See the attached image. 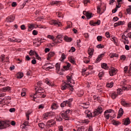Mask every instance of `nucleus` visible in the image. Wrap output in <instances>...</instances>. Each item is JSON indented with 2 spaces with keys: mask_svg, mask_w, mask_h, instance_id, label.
<instances>
[{
  "mask_svg": "<svg viewBox=\"0 0 131 131\" xmlns=\"http://www.w3.org/2000/svg\"><path fill=\"white\" fill-rule=\"evenodd\" d=\"M94 100H96V101H99L100 100V97L97 95H94L93 97Z\"/></svg>",
  "mask_w": 131,
  "mask_h": 131,
  "instance_id": "49530a36",
  "label": "nucleus"
},
{
  "mask_svg": "<svg viewBox=\"0 0 131 131\" xmlns=\"http://www.w3.org/2000/svg\"><path fill=\"white\" fill-rule=\"evenodd\" d=\"M104 117L106 119H109L110 117H112V114H108V113L104 112Z\"/></svg>",
  "mask_w": 131,
  "mask_h": 131,
  "instance_id": "4468645a",
  "label": "nucleus"
},
{
  "mask_svg": "<svg viewBox=\"0 0 131 131\" xmlns=\"http://www.w3.org/2000/svg\"><path fill=\"white\" fill-rule=\"evenodd\" d=\"M58 108H59V105H58L57 103H53L51 106V109L52 110H57V109H58Z\"/></svg>",
  "mask_w": 131,
  "mask_h": 131,
  "instance_id": "ddd939ff",
  "label": "nucleus"
},
{
  "mask_svg": "<svg viewBox=\"0 0 131 131\" xmlns=\"http://www.w3.org/2000/svg\"><path fill=\"white\" fill-rule=\"evenodd\" d=\"M83 3L84 6H86L88 3H90V0H83Z\"/></svg>",
  "mask_w": 131,
  "mask_h": 131,
  "instance_id": "5fc2aeb1",
  "label": "nucleus"
},
{
  "mask_svg": "<svg viewBox=\"0 0 131 131\" xmlns=\"http://www.w3.org/2000/svg\"><path fill=\"white\" fill-rule=\"evenodd\" d=\"M28 31H31V30H33L34 28H35V25L34 24H28Z\"/></svg>",
  "mask_w": 131,
  "mask_h": 131,
  "instance_id": "9d476101",
  "label": "nucleus"
},
{
  "mask_svg": "<svg viewBox=\"0 0 131 131\" xmlns=\"http://www.w3.org/2000/svg\"><path fill=\"white\" fill-rule=\"evenodd\" d=\"M88 54L90 55L89 58H92V55L94 54V49H90L88 50Z\"/></svg>",
  "mask_w": 131,
  "mask_h": 131,
  "instance_id": "aec40b11",
  "label": "nucleus"
},
{
  "mask_svg": "<svg viewBox=\"0 0 131 131\" xmlns=\"http://www.w3.org/2000/svg\"><path fill=\"white\" fill-rule=\"evenodd\" d=\"M96 48H97L98 49H103L104 45L102 44H99L96 46Z\"/></svg>",
  "mask_w": 131,
  "mask_h": 131,
  "instance_id": "8fccbe9b",
  "label": "nucleus"
},
{
  "mask_svg": "<svg viewBox=\"0 0 131 131\" xmlns=\"http://www.w3.org/2000/svg\"><path fill=\"white\" fill-rule=\"evenodd\" d=\"M112 123L114 125H119V124H120V122L114 120L112 121Z\"/></svg>",
  "mask_w": 131,
  "mask_h": 131,
  "instance_id": "393cba45",
  "label": "nucleus"
},
{
  "mask_svg": "<svg viewBox=\"0 0 131 131\" xmlns=\"http://www.w3.org/2000/svg\"><path fill=\"white\" fill-rule=\"evenodd\" d=\"M39 127H40V128H41L42 129H43L45 130V129H46L45 128V126H46V125H45V124L43 123H39L38 124Z\"/></svg>",
  "mask_w": 131,
  "mask_h": 131,
  "instance_id": "412c9836",
  "label": "nucleus"
},
{
  "mask_svg": "<svg viewBox=\"0 0 131 131\" xmlns=\"http://www.w3.org/2000/svg\"><path fill=\"white\" fill-rule=\"evenodd\" d=\"M38 33V32H37V31L35 30H33L32 32L33 35H37Z\"/></svg>",
  "mask_w": 131,
  "mask_h": 131,
  "instance_id": "4d7b16f0",
  "label": "nucleus"
},
{
  "mask_svg": "<svg viewBox=\"0 0 131 131\" xmlns=\"http://www.w3.org/2000/svg\"><path fill=\"white\" fill-rule=\"evenodd\" d=\"M101 68H103V69H105L107 70L108 69V66H107V63H103L101 64Z\"/></svg>",
  "mask_w": 131,
  "mask_h": 131,
  "instance_id": "a878e982",
  "label": "nucleus"
},
{
  "mask_svg": "<svg viewBox=\"0 0 131 131\" xmlns=\"http://www.w3.org/2000/svg\"><path fill=\"white\" fill-rule=\"evenodd\" d=\"M56 15L59 17V18H63V14H62V13L60 12H56Z\"/></svg>",
  "mask_w": 131,
  "mask_h": 131,
  "instance_id": "a19ab883",
  "label": "nucleus"
},
{
  "mask_svg": "<svg viewBox=\"0 0 131 131\" xmlns=\"http://www.w3.org/2000/svg\"><path fill=\"white\" fill-rule=\"evenodd\" d=\"M65 59H66V56H65V54H64V53H63L61 55V61H63V60H65Z\"/></svg>",
  "mask_w": 131,
  "mask_h": 131,
  "instance_id": "3c124183",
  "label": "nucleus"
},
{
  "mask_svg": "<svg viewBox=\"0 0 131 131\" xmlns=\"http://www.w3.org/2000/svg\"><path fill=\"white\" fill-rule=\"evenodd\" d=\"M117 96L118 95H117V93L116 92H114L111 94V97L113 99V100H115V99L117 98Z\"/></svg>",
  "mask_w": 131,
  "mask_h": 131,
  "instance_id": "6ab92c4d",
  "label": "nucleus"
},
{
  "mask_svg": "<svg viewBox=\"0 0 131 131\" xmlns=\"http://www.w3.org/2000/svg\"><path fill=\"white\" fill-rule=\"evenodd\" d=\"M94 14H93L92 13L88 12L86 15V17H87V19H91L92 17H93Z\"/></svg>",
  "mask_w": 131,
  "mask_h": 131,
  "instance_id": "cd10ccee",
  "label": "nucleus"
},
{
  "mask_svg": "<svg viewBox=\"0 0 131 131\" xmlns=\"http://www.w3.org/2000/svg\"><path fill=\"white\" fill-rule=\"evenodd\" d=\"M48 113L49 117H52V116H54V115H55V112H50L49 113Z\"/></svg>",
  "mask_w": 131,
  "mask_h": 131,
  "instance_id": "a18cd8bd",
  "label": "nucleus"
},
{
  "mask_svg": "<svg viewBox=\"0 0 131 131\" xmlns=\"http://www.w3.org/2000/svg\"><path fill=\"white\" fill-rule=\"evenodd\" d=\"M99 114H101L100 113V112H99V111H97V110H96L94 112L93 116H97L99 115Z\"/></svg>",
  "mask_w": 131,
  "mask_h": 131,
  "instance_id": "ea45409f",
  "label": "nucleus"
},
{
  "mask_svg": "<svg viewBox=\"0 0 131 131\" xmlns=\"http://www.w3.org/2000/svg\"><path fill=\"white\" fill-rule=\"evenodd\" d=\"M36 95H38V96H40V98H45L47 97V95L43 93H41L39 92V91H36L35 94L34 95L32 96V98H33V99H36V97H35Z\"/></svg>",
  "mask_w": 131,
  "mask_h": 131,
  "instance_id": "423d86ee",
  "label": "nucleus"
},
{
  "mask_svg": "<svg viewBox=\"0 0 131 131\" xmlns=\"http://www.w3.org/2000/svg\"><path fill=\"white\" fill-rule=\"evenodd\" d=\"M129 8L127 9L126 11L128 14H129V15H130L131 14V6H129Z\"/></svg>",
  "mask_w": 131,
  "mask_h": 131,
  "instance_id": "603ef678",
  "label": "nucleus"
},
{
  "mask_svg": "<svg viewBox=\"0 0 131 131\" xmlns=\"http://www.w3.org/2000/svg\"><path fill=\"white\" fill-rule=\"evenodd\" d=\"M67 78L68 79V83L65 82L63 83L61 86V90L62 91H65L66 89H69L70 91L73 92V90H74L73 89V85L70 84L72 82L71 81H72V79L69 76H67Z\"/></svg>",
  "mask_w": 131,
  "mask_h": 131,
  "instance_id": "f257e3e1",
  "label": "nucleus"
},
{
  "mask_svg": "<svg viewBox=\"0 0 131 131\" xmlns=\"http://www.w3.org/2000/svg\"><path fill=\"white\" fill-rule=\"evenodd\" d=\"M43 69H45V70L49 71L50 69H53V67L51 66L45 67H43Z\"/></svg>",
  "mask_w": 131,
  "mask_h": 131,
  "instance_id": "c03bdc74",
  "label": "nucleus"
},
{
  "mask_svg": "<svg viewBox=\"0 0 131 131\" xmlns=\"http://www.w3.org/2000/svg\"><path fill=\"white\" fill-rule=\"evenodd\" d=\"M45 82L46 83H47V84L49 85V86H53V85H54V84H53V83L51 81L49 80V79H46L45 80Z\"/></svg>",
  "mask_w": 131,
  "mask_h": 131,
  "instance_id": "a211bd4d",
  "label": "nucleus"
},
{
  "mask_svg": "<svg viewBox=\"0 0 131 131\" xmlns=\"http://www.w3.org/2000/svg\"><path fill=\"white\" fill-rule=\"evenodd\" d=\"M22 40H21L20 39H16V38L14 39V42H21Z\"/></svg>",
  "mask_w": 131,
  "mask_h": 131,
  "instance_id": "0e129e2a",
  "label": "nucleus"
},
{
  "mask_svg": "<svg viewBox=\"0 0 131 131\" xmlns=\"http://www.w3.org/2000/svg\"><path fill=\"white\" fill-rule=\"evenodd\" d=\"M63 39H64V40H66L68 42H70L72 41V38H71V37L65 36L64 37Z\"/></svg>",
  "mask_w": 131,
  "mask_h": 131,
  "instance_id": "5701e85b",
  "label": "nucleus"
},
{
  "mask_svg": "<svg viewBox=\"0 0 131 131\" xmlns=\"http://www.w3.org/2000/svg\"><path fill=\"white\" fill-rule=\"evenodd\" d=\"M47 126H50V127H53L56 125V121L54 120H50L47 122Z\"/></svg>",
  "mask_w": 131,
  "mask_h": 131,
  "instance_id": "0eeeda50",
  "label": "nucleus"
},
{
  "mask_svg": "<svg viewBox=\"0 0 131 131\" xmlns=\"http://www.w3.org/2000/svg\"><path fill=\"white\" fill-rule=\"evenodd\" d=\"M2 91L3 92H9V91H11V88L10 86H7V87H5L3 88L2 89Z\"/></svg>",
  "mask_w": 131,
  "mask_h": 131,
  "instance_id": "4be33fe9",
  "label": "nucleus"
},
{
  "mask_svg": "<svg viewBox=\"0 0 131 131\" xmlns=\"http://www.w3.org/2000/svg\"><path fill=\"white\" fill-rule=\"evenodd\" d=\"M4 60H5V55H1L0 57L1 62H4Z\"/></svg>",
  "mask_w": 131,
  "mask_h": 131,
  "instance_id": "09e8293b",
  "label": "nucleus"
},
{
  "mask_svg": "<svg viewBox=\"0 0 131 131\" xmlns=\"http://www.w3.org/2000/svg\"><path fill=\"white\" fill-rule=\"evenodd\" d=\"M49 114L48 113L45 114L43 115V119H48V117H49Z\"/></svg>",
  "mask_w": 131,
  "mask_h": 131,
  "instance_id": "de8ad7c7",
  "label": "nucleus"
},
{
  "mask_svg": "<svg viewBox=\"0 0 131 131\" xmlns=\"http://www.w3.org/2000/svg\"><path fill=\"white\" fill-rule=\"evenodd\" d=\"M97 110L98 111V112H99L100 114L102 113V112H103V108H102V107H99Z\"/></svg>",
  "mask_w": 131,
  "mask_h": 131,
  "instance_id": "864d4df0",
  "label": "nucleus"
},
{
  "mask_svg": "<svg viewBox=\"0 0 131 131\" xmlns=\"http://www.w3.org/2000/svg\"><path fill=\"white\" fill-rule=\"evenodd\" d=\"M130 123V120H129V118H127L125 119L123 124L124 125H128V124H129Z\"/></svg>",
  "mask_w": 131,
  "mask_h": 131,
  "instance_id": "2eb2a0df",
  "label": "nucleus"
},
{
  "mask_svg": "<svg viewBox=\"0 0 131 131\" xmlns=\"http://www.w3.org/2000/svg\"><path fill=\"white\" fill-rule=\"evenodd\" d=\"M20 28L21 30H25L26 29V27H25V25H22L20 26Z\"/></svg>",
  "mask_w": 131,
  "mask_h": 131,
  "instance_id": "052dcab7",
  "label": "nucleus"
},
{
  "mask_svg": "<svg viewBox=\"0 0 131 131\" xmlns=\"http://www.w3.org/2000/svg\"><path fill=\"white\" fill-rule=\"evenodd\" d=\"M73 101V99L71 98L69 99L68 100H66L63 101L61 104H60V107L61 108H64V107H66L67 106L68 107H71L72 106V101Z\"/></svg>",
  "mask_w": 131,
  "mask_h": 131,
  "instance_id": "7ed1b4c3",
  "label": "nucleus"
},
{
  "mask_svg": "<svg viewBox=\"0 0 131 131\" xmlns=\"http://www.w3.org/2000/svg\"><path fill=\"white\" fill-rule=\"evenodd\" d=\"M122 84H123V86L122 87V89L120 88H119L117 89V94L118 95H122V90L123 91H127L128 89L127 88V86H126V85H125V82H122Z\"/></svg>",
  "mask_w": 131,
  "mask_h": 131,
  "instance_id": "20e7f679",
  "label": "nucleus"
},
{
  "mask_svg": "<svg viewBox=\"0 0 131 131\" xmlns=\"http://www.w3.org/2000/svg\"><path fill=\"white\" fill-rule=\"evenodd\" d=\"M121 103L122 106H124V107H129V104L126 103V101H125V100H122Z\"/></svg>",
  "mask_w": 131,
  "mask_h": 131,
  "instance_id": "dca6fc26",
  "label": "nucleus"
},
{
  "mask_svg": "<svg viewBox=\"0 0 131 131\" xmlns=\"http://www.w3.org/2000/svg\"><path fill=\"white\" fill-rule=\"evenodd\" d=\"M85 113L86 114L88 113L86 115V116H87V117H88V118H90V117H92V113L91 112L85 111Z\"/></svg>",
  "mask_w": 131,
  "mask_h": 131,
  "instance_id": "58836bf2",
  "label": "nucleus"
},
{
  "mask_svg": "<svg viewBox=\"0 0 131 131\" xmlns=\"http://www.w3.org/2000/svg\"><path fill=\"white\" fill-rule=\"evenodd\" d=\"M97 39L98 41H102V36H97Z\"/></svg>",
  "mask_w": 131,
  "mask_h": 131,
  "instance_id": "e2e57ef3",
  "label": "nucleus"
},
{
  "mask_svg": "<svg viewBox=\"0 0 131 131\" xmlns=\"http://www.w3.org/2000/svg\"><path fill=\"white\" fill-rule=\"evenodd\" d=\"M97 13L98 14H102V13H103V12H102V10H101V6H97Z\"/></svg>",
  "mask_w": 131,
  "mask_h": 131,
  "instance_id": "c9c22d12",
  "label": "nucleus"
},
{
  "mask_svg": "<svg viewBox=\"0 0 131 131\" xmlns=\"http://www.w3.org/2000/svg\"><path fill=\"white\" fill-rule=\"evenodd\" d=\"M60 1H53L51 3V6H53V5H56V6H58L59 4H60Z\"/></svg>",
  "mask_w": 131,
  "mask_h": 131,
  "instance_id": "473e14b6",
  "label": "nucleus"
},
{
  "mask_svg": "<svg viewBox=\"0 0 131 131\" xmlns=\"http://www.w3.org/2000/svg\"><path fill=\"white\" fill-rule=\"evenodd\" d=\"M41 84H42V83L41 82L39 81L37 82V85L38 86H39L38 91H40V92H41V91H42V89H41V88H40Z\"/></svg>",
  "mask_w": 131,
  "mask_h": 131,
  "instance_id": "c756f323",
  "label": "nucleus"
},
{
  "mask_svg": "<svg viewBox=\"0 0 131 131\" xmlns=\"http://www.w3.org/2000/svg\"><path fill=\"white\" fill-rule=\"evenodd\" d=\"M10 126V123L9 122H4L0 121V129L6 128Z\"/></svg>",
  "mask_w": 131,
  "mask_h": 131,
  "instance_id": "39448f33",
  "label": "nucleus"
},
{
  "mask_svg": "<svg viewBox=\"0 0 131 131\" xmlns=\"http://www.w3.org/2000/svg\"><path fill=\"white\" fill-rule=\"evenodd\" d=\"M72 113V110H67L65 111V112H61L60 113V115L63 119H65V120H69V118H70V116H69L70 114H71Z\"/></svg>",
  "mask_w": 131,
  "mask_h": 131,
  "instance_id": "f03ea898",
  "label": "nucleus"
},
{
  "mask_svg": "<svg viewBox=\"0 0 131 131\" xmlns=\"http://www.w3.org/2000/svg\"><path fill=\"white\" fill-rule=\"evenodd\" d=\"M29 115H30V113H27L26 114V116L27 120H29Z\"/></svg>",
  "mask_w": 131,
  "mask_h": 131,
  "instance_id": "69168bd1",
  "label": "nucleus"
},
{
  "mask_svg": "<svg viewBox=\"0 0 131 131\" xmlns=\"http://www.w3.org/2000/svg\"><path fill=\"white\" fill-rule=\"evenodd\" d=\"M67 26L65 28V30L68 29V28H71L72 27V23L71 21H68L67 23Z\"/></svg>",
  "mask_w": 131,
  "mask_h": 131,
  "instance_id": "f3484780",
  "label": "nucleus"
},
{
  "mask_svg": "<svg viewBox=\"0 0 131 131\" xmlns=\"http://www.w3.org/2000/svg\"><path fill=\"white\" fill-rule=\"evenodd\" d=\"M94 23H95V26L96 25H100V24H101V20H97V21L96 22H94Z\"/></svg>",
  "mask_w": 131,
  "mask_h": 131,
  "instance_id": "6e6d98bb",
  "label": "nucleus"
},
{
  "mask_svg": "<svg viewBox=\"0 0 131 131\" xmlns=\"http://www.w3.org/2000/svg\"><path fill=\"white\" fill-rule=\"evenodd\" d=\"M113 82H111V83H107L106 84V86L107 88H112L113 86Z\"/></svg>",
  "mask_w": 131,
  "mask_h": 131,
  "instance_id": "37998d69",
  "label": "nucleus"
},
{
  "mask_svg": "<svg viewBox=\"0 0 131 131\" xmlns=\"http://www.w3.org/2000/svg\"><path fill=\"white\" fill-rule=\"evenodd\" d=\"M104 75V72H101L98 74L99 77H102Z\"/></svg>",
  "mask_w": 131,
  "mask_h": 131,
  "instance_id": "680f3d73",
  "label": "nucleus"
},
{
  "mask_svg": "<svg viewBox=\"0 0 131 131\" xmlns=\"http://www.w3.org/2000/svg\"><path fill=\"white\" fill-rule=\"evenodd\" d=\"M119 116H122L123 115V109L122 108H120L119 111Z\"/></svg>",
  "mask_w": 131,
  "mask_h": 131,
  "instance_id": "e433bc0d",
  "label": "nucleus"
},
{
  "mask_svg": "<svg viewBox=\"0 0 131 131\" xmlns=\"http://www.w3.org/2000/svg\"><path fill=\"white\" fill-rule=\"evenodd\" d=\"M15 37H13V38H9V41H12V42H15Z\"/></svg>",
  "mask_w": 131,
  "mask_h": 131,
  "instance_id": "bf43d9fd",
  "label": "nucleus"
},
{
  "mask_svg": "<svg viewBox=\"0 0 131 131\" xmlns=\"http://www.w3.org/2000/svg\"><path fill=\"white\" fill-rule=\"evenodd\" d=\"M75 51V48L72 47L71 49L69 50V53H70V52H73Z\"/></svg>",
  "mask_w": 131,
  "mask_h": 131,
  "instance_id": "774afa93",
  "label": "nucleus"
},
{
  "mask_svg": "<svg viewBox=\"0 0 131 131\" xmlns=\"http://www.w3.org/2000/svg\"><path fill=\"white\" fill-rule=\"evenodd\" d=\"M125 22L124 21H119L118 23H116L114 24V27H117V26H120V25H124Z\"/></svg>",
  "mask_w": 131,
  "mask_h": 131,
  "instance_id": "9b49d317",
  "label": "nucleus"
},
{
  "mask_svg": "<svg viewBox=\"0 0 131 131\" xmlns=\"http://www.w3.org/2000/svg\"><path fill=\"white\" fill-rule=\"evenodd\" d=\"M11 6H12L13 8H15V7H17V3H16V2H13V3L11 4Z\"/></svg>",
  "mask_w": 131,
  "mask_h": 131,
  "instance_id": "13d9d810",
  "label": "nucleus"
},
{
  "mask_svg": "<svg viewBox=\"0 0 131 131\" xmlns=\"http://www.w3.org/2000/svg\"><path fill=\"white\" fill-rule=\"evenodd\" d=\"M105 112H106L107 113H108L110 114H111V113L113 115H114V111L113 110H107L105 111Z\"/></svg>",
  "mask_w": 131,
  "mask_h": 131,
  "instance_id": "7c9ffc66",
  "label": "nucleus"
},
{
  "mask_svg": "<svg viewBox=\"0 0 131 131\" xmlns=\"http://www.w3.org/2000/svg\"><path fill=\"white\" fill-rule=\"evenodd\" d=\"M16 76H17V78H18L20 79L22 78V77H23L24 74L23 73L19 72L17 74Z\"/></svg>",
  "mask_w": 131,
  "mask_h": 131,
  "instance_id": "b1692460",
  "label": "nucleus"
},
{
  "mask_svg": "<svg viewBox=\"0 0 131 131\" xmlns=\"http://www.w3.org/2000/svg\"><path fill=\"white\" fill-rule=\"evenodd\" d=\"M110 56L111 57V58H117V57H118V54H116V53H111L110 54Z\"/></svg>",
  "mask_w": 131,
  "mask_h": 131,
  "instance_id": "2f4dec72",
  "label": "nucleus"
},
{
  "mask_svg": "<svg viewBox=\"0 0 131 131\" xmlns=\"http://www.w3.org/2000/svg\"><path fill=\"white\" fill-rule=\"evenodd\" d=\"M55 55V53L54 52H50L48 54V58H47L48 60H50L51 59V57H53Z\"/></svg>",
  "mask_w": 131,
  "mask_h": 131,
  "instance_id": "bb28decb",
  "label": "nucleus"
},
{
  "mask_svg": "<svg viewBox=\"0 0 131 131\" xmlns=\"http://www.w3.org/2000/svg\"><path fill=\"white\" fill-rule=\"evenodd\" d=\"M111 39L112 41H114V43H115V45L117 43V38L116 37H113Z\"/></svg>",
  "mask_w": 131,
  "mask_h": 131,
  "instance_id": "4c0bfd02",
  "label": "nucleus"
},
{
  "mask_svg": "<svg viewBox=\"0 0 131 131\" xmlns=\"http://www.w3.org/2000/svg\"><path fill=\"white\" fill-rule=\"evenodd\" d=\"M70 66H71V64L70 63H67V66L63 67V68L65 70H68L70 68Z\"/></svg>",
  "mask_w": 131,
  "mask_h": 131,
  "instance_id": "c85d7f7f",
  "label": "nucleus"
},
{
  "mask_svg": "<svg viewBox=\"0 0 131 131\" xmlns=\"http://www.w3.org/2000/svg\"><path fill=\"white\" fill-rule=\"evenodd\" d=\"M83 105H84V106H83V108L84 109H88V108H89V107H90L89 103H86V102L84 103H83Z\"/></svg>",
  "mask_w": 131,
  "mask_h": 131,
  "instance_id": "72a5a7b5",
  "label": "nucleus"
},
{
  "mask_svg": "<svg viewBox=\"0 0 131 131\" xmlns=\"http://www.w3.org/2000/svg\"><path fill=\"white\" fill-rule=\"evenodd\" d=\"M15 20V15H10L6 18V22L7 23H11Z\"/></svg>",
  "mask_w": 131,
  "mask_h": 131,
  "instance_id": "6e6552de",
  "label": "nucleus"
},
{
  "mask_svg": "<svg viewBox=\"0 0 131 131\" xmlns=\"http://www.w3.org/2000/svg\"><path fill=\"white\" fill-rule=\"evenodd\" d=\"M45 108V105L43 104H40L38 106V109H43Z\"/></svg>",
  "mask_w": 131,
  "mask_h": 131,
  "instance_id": "338daca9",
  "label": "nucleus"
},
{
  "mask_svg": "<svg viewBox=\"0 0 131 131\" xmlns=\"http://www.w3.org/2000/svg\"><path fill=\"white\" fill-rule=\"evenodd\" d=\"M37 53L35 51H33V50H30L29 54L30 56H35Z\"/></svg>",
  "mask_w": 131,
  "mask_h": 131,
  "instance_id": "f704fd0d",
  "label": "nucleus"
},
{
  "mask_svg": "<svg viewBox=\"0 0 131 131\" xmlns=\"http://www.w3.org/2000/svg\"><path fill=\"white\" fill-rule=\"evenodd\" d=\"M50 24H51V25H55V26L57 27L61 26V23L55 20H51Z\"/></svg>",
  "mask_w": 131,
  "mask_h": 131,
  "instance_id": "1a4fd4ad",
  "label": "nucleus"
},
{
  "mask_svg": "<svg viewBox=\"0 0 131 131\" xmlns=\"http://www.w3.org/2000/svg\"><path fill=\"white\" fill-rule=\"evenodd\" d=\"M57 71H60V63H57L55 65Z\"/></svg>",
  "mask_w": 131,
  "mask_h": 131,
  "instance_id": "79ce46f5",
  "label": "nucleus"
},
{
  "mask_svg": "<svg viewBox=\"0 0 131 131\" xmlns=\"http://www.w3.org/2000/svg\"><path fill=\"white\" fill-rule=\"evenodd\" d=\"M109 74L110 76H113V75H115V74H116V69H112L111 70L109 71Z\"/></svg>",
  "mask_w": 131,
  "mask_h": 131,
  "instance_id": "f8f14e48",
  "label": "nucleus"
}]
</instances>
